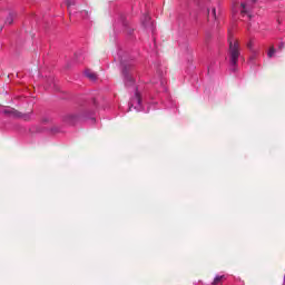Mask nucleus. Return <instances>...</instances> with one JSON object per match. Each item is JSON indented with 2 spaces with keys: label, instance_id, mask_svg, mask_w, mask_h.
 Returning a JSON list of instances; mask_svg holds the SVG:
<instances>
[{
  "label": "nucleus",
  "instance_id": "nucleus-1",
  "mask_svg": "<svg viewBox=\"0 0 285 285\" xmlns=\"http://www.w3.org/2000/svg\"><path fill=\"white\" fill-rule=\"evenodd\" d=\"M228 43H229V61L230 66H233V70L235 72L237 68V63L239 61V57H242V48L239 47V40L233 39V35H230V31L228 32Z\"/></svg>",
  "mask_w": 285,
  "mask_h": 285
},
{
  "label": "nucleus",
  "instance_id": "nucleus-2",
  "mask_svg": "<svg viewBox=\"0 0 285 285\" xmlns=\"http://www.w3.org/2000/svg\"><path fill=\"white\" fill-rule=\"evenodd\" d=\"M122 66V75L125 77V81L127 83H135V79L132 78V70L135 65L132 62H127L126 60H121Z\"/></svg>",
  "mask_w": 285,
  "mask_h": 285
},
{
  "label": "nucleus",
  "instance_id": "nucleus-3",
  "mask_svg": "<svg viewBox=\"0 0 285 285\" xmlns=\"http://www.w3.org/2000/svg\"><path fill=\"white\" fill-rule=\"evenodd\" d=\"M142 26H145V28H153V22L150 21V16H148V14L144 16Z\"/></svg>",
  "mask_w": 285,
  "mask_h": 285
},
{
  "label": "nucleus",
  "instance_id": "nucleus-4",
  "mask_svg": "<svg viewBox=\"0 0 285 285\" xmlns=\"http://www.w3.org/2000/svg\"><path fill=\"white\" fill-rule=\"evenodd\" d=\"M85 75H86V77H87L88 79H90V81H97V73H95V72H92V71H90V70H87V71L85 72Z\"/></svg>",
  "mask_w": 285,
  "mask_h": 285
},
{
  "label": "nucleus",
  "instance_id": "nucleus-5",
  "mask_svg": "<svg viewBox=\"0 0 285 285\" xmlns=\"http://www.w3.org/2000/svg\"><path fill=\"white\" fill-rule=\"evenodd\" d=\"M132 102L138 104V106L141 104V95H139L138 91H136Z\"/></svg>",
  "mask_w": 285,
  "mask_h": 285
},
{
  "label": "nucleus",
  "instance_id": "nucleus-6",
  "mask_svg": "<svg viewBox=\"0 0 285 285\" xmlns=\"http://www.w3.org/2000/svg\"><path fill=\"white\" fill-rule=\"evenodd\" d=\"M275 52H277V50H275V47L272 46L267 52L268 58L273 59V57H275Z\"/></svg>",
  "mask_w": 285,
  "mask_h": 285
},
{
  "label": "nucleus",
  "instance_id": "nucleus-7",
  "mask_svg": "<svg viewBox=\"0 0 285 285\" xmlns=\"http://www.w3.org/2000/svg\"><path fill=\"white\" fill-rule=\"evenodd\" d=\"M210 17H213V19L217 21V9L213 8L212 12H208V18L210 19Z\"/></svg>",
  "mask_w": 285,
  "mask_h": 285
},
{
  "label": "nucleus",
  "instance_id": "nucleus-8",
  "mask_svg": "<svg viewBox=\"0 0 285 285\" xmlns=\"http://www.w3.org/2000/svg\"><path fill=\"white\" fill-rule=\"evenodd\" d=\"M12 21H14V13L10 12L9 17L6 20V23H8L9 26H12Z\"/></svg>",
  "mask_w": 285,
  "mask_h": 285
},
{
  "label": "nucleus",
  "instance_id": "nucleus-9",
  "mask_svg": "<svg viewBox=\"0 0 285 285\" xmlns=\"http://www.w3.org/2000/svg\"><path fill=\"white\" fill-rule=\"evenodd\" d=\"M222 279H224V275H222V276H216V277L214 278V282L212 283V285L222 284Z\"/></svg>",
  "mask_w": 285,
  "mask_h": 285
},
{
  "label": "nucleus",
  "instance_id": "nucleus-10",
  "mask_svg": "<svg viewBox=\"0 0 285 285\" xmlns=\"http://www.w3.org/2000/svg\"><path fill=\"white\" fill-rule=\"evenodd\" d=\"M17 117H21V119L28 120L30 119V114H21V112H16Z\"/></svg>",
  "mask_w": 285,
  "mask_h": 285
},
{
  "label": "nucleus",
  "instance_id": "nucleus-11",
  "mask_svg": "<svg viewBox=\"0 0 285 285\" xmlns=\"http://www.w3.org/2000/svg\"><path fill=\"white\" fill-rule=\"evenodd\" d=\"M240 7L243 8V10L240 11L242 14H246V12H248V10H246V3H242Z\"/></svg>",
  "mask_w": 285,
  "mask_h": 285
},
{
  "label": "nucleus",
  "instance_id": "nucleus-12",
  "mask_svg": "<svg viewBox=\"0 0 285 285\" xmlns=\"http://www.w3.org/2000/svg\"><path fill=\"white\" fill-rule=\"evenodd\" d=\"M67 8H70V6H75V1L72 0H67Z\"/></svg>",
  "mask_w": 285,
  "mask_h": 285
},
{
  "label": "nucleus",
  "instance_id": "nucleus-13",
  "mask_svg": "<svg viewBox=\"0 0 285 285\" xmlns=\"http://www.w3.org/2000/svg\"><path fill=\"white\" fill-rule=\"evenodd\" d=\"M247 48H248V50H250L253 52V41H249L247 43Z\"/></svg>",
  "mask_w": 285,
  "mask_h": 285
},
{
  "label": "nucleus",
  "instance_id": "nucleus-14",
  "mask_svg": "<svg viewBox=\"0 0 285 285\" xmlns=\"http://www.w3.org/2000/svg\"><path fill=\"white\" fill-rule=\"evenodd\" d=\"M210 37H212L210 33H206V36H205V41H206V43H208Z\"/></svg>",
  "mask_w": 285,
  "mask_h": 285
},
{
  "label": "nucleus",
  "instance_id": "nucleus-15",
  "mask_svg": "<svg viewBox=\"0 0 285 285\" xmlns=\"http://www.w3.org/2000/svg\"><path fill=\"white\" fill-rule=\"evenodd\" d=\"M3 112H4V115H12V112H17V111L4 110Z\"/></svg>",
  "mask_w": 285,
  "mask_h": 285
},
{
  "label": "nucleus",
  "instance_id": "nucleus-16",
  "mask_svg": "<svg viewBox=\"0 0 285 285\" xmlns=\"http://www.w3.org/2000/svg\"><path fill=\"white\" fill-rule=\"evenodd\" d=\"M69 119H72V116H67V118L65 119V121H67V124L69 122Z\"/></svg>",
  "mask_w": 285,
  "mask_h": 285
},
{
  "label": "nucleus",
  "instance_id": "nucleus-17",
  "mask_svg": "<svg viewBox=\"0 0 285 285\" xmlns=\"http://www.w3.org/2000/svg\"><path fill=\"white\" fill-rule=\"evenodd\" d=\"M42 121H43L45 124H48V121H50V119L45 118Z\"/></svg>",
  "mask_w": 285,
  "mask_h": 285
},
{
  "label": "nucleus",
  "instance_id": "nucleus-18",
  "mask_svg": "<svg viewBox=\"0 0 285 285\" xmlns=\"http://www.w3.org/2000/svg\"><path fill=\"white\" fill-rule=\"evenodd\" d=\"M256 0H253V3H255Z\"/></svg>",
  "mask_w": 285,
  "mask_h": 285
}]
</instances>
